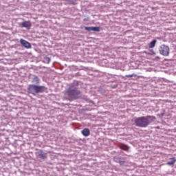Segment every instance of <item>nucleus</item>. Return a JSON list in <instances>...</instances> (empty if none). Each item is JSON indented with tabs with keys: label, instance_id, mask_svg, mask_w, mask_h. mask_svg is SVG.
Returning a JSON list of instances; mask_svg holds the SVG:
<instances>
[{
	"label": "nucleus",
	"instance_id": "1",
	"mask_svg": "<svg viewBox=\"0 0 176 176\" xmlns=\"http://www.w3.org/2000/svg\"><path fill=\"white\" fill-rule=\"evenodd\" d=\"M156 120V117L154 116H146L135 118L134 120V122L136 127H142L146 128L151 124V123H153Z\"/></svg>",
	"mask_w": 176,
	"mask_h": 176
},
{
	"label": "nucleus",
	"instance_id": "2",
	"mask_svg": "<svg viewBox=\"0 0 176 176\" xmlns=\"http://www.w3.org/2000/svg\"><path fill=\"white\" fill-rule=\"evenodd\" d=\"M28 94H32V96H37V94H43L45 93L47 88L44 85H28Z\"/></svg>",
	"mask_w": 176,
	"mask_h": 176
},
{
	"label": "nucleus",
	"instance_id": "3",
	"mask_svg": "<svg viewBox=\"0 0 176 176\" xmlns=\"http://www.w3.org/2000/svg\"><path fill=\"white\" fill-rule=\"evenodd\" d=\"M65 94L69 97V101H74V100H78L80 97L81 92L78 89V87L70 85L65 91Z\"/></svg>",
	"mask_w": 176,
	"mask_h": 176
},
{
	"label": "nucleus",
	"instance_id": "4",
	"mask_svg": "<svg viewBox=\"0 0 176 176\" xmlns=\"http://www.w3.org/2000/svg\"><path fill=\"white\" fill-rule=\"evenodd\" d=\"M158 52L162 56H164V57H168V56H170V47L162 44L158 48Z\"/></svg>",
	"mask_w": 176,
	"mask_h": 176
},
{
	"label": "nucleus",
	"instance_id": "5",
	"mask_svg": "<svg viewBox=\"0 0 176 176\" xmlns=\"http://www.w3.org/2000/svg\"><path fill=\"white\" fill-rule=\"evenodd\" d=\"M36 157L40 160H46L47 159V153L43 150H38L35 153Z\"/></svg>",
	"mask_w": 176,
	"mask_h": 176
},
{
	"label": "nucleus",
	"instance_id": "6",
	"mask_svg": "<svg viewBox=\"0 0 176 176\" xmlns=\"http://www.w3.org/2000/svg\"><path fill=\"white\" fill-rule=\"evenodd\" d=\"M29 81L32 83L30 85H41V82H42L41 80V78L35 74L30 75L29 78Z\"/></svg>",
	"mask_w": 176,
	"mask_h": 176
},
{
	"label": "nucleus",
	"instance_id": "7",
	"mask_svg": "<svg viewBox=\"0 0 176 176\" xmlns=\"http://www.w3.org/2000/svg\"><path fill=\"white\" fill-rule=\"evenodd\" d=\"M114 162H116V163H119L120 166H123V164L126 163V158L122 156H116L114 157Z\"/></svg>",
	"mask_w": 176,
	"mask_h": 176
},
{
	"label": "nucleus",
	"instance_id": "8",
	"mask_svg": "<svg viewBox=\"0 0 176 176\" xmlns=\"http://www.w3.org/2000/svg\"><path fill=\"white\" fill-rule=\"evenodd\" d=\"M23 28H26V30H31V27H32V23L31 21H23L19 23Z\"/></svg>",
	"mask_w": 176,
	"mask_h": 176
},
{
	"label": "nucleus",
	"instance_id": "9",
	"mask_svg": "<svg viewBox=\"0 0 176 176\" xmlns=\"http://www.w3.org/2000/svg\"><path fill=\"white\" fill-rule=\"evenodd\" d=\"M84 28H85V31H88V32H90L91 31H95V32H100V27H97V26H90V27L84 26Z\"/></svg>",
	"mask_w": 176,
	"mask_h": 176
},
{
	"label": "nucleus",
	"instance_id": "10",
	"mask_svg": "<svg viewBox=\"0 0 176 176\" xmlns=\"http://www.w3.org/2000/svg\"><path fill=\"white\" fill-rule=\"evenodd\" d=\"M20 43L23 47H25V49H31L32 47L31 43L23 38L20 40Z\"/></svg>",
	"mask_w": 176,
	"mask_h": 176
},
{
	"label": "nucleus",
	"instance_id": "11",
	"mask_svg": "<svg viewBox=\"0 0 176 176\" xmlns=\"http://www.w3.org/2000/svg\"><path fill=\"white\" fill-rule=\"evenodd\" d=\"M81 133L84 137H89L90 135V129L85 128L81 131Z\"/></svg>",
	"mask_w": 176,
	"mask_h": 176
},
{
	"label": "nucleus",
	"instance_id": "12",
	"mask_svg": "<svg viewBox=\"0 0 176 176\" xmlns=\"http://www.w3.org/2000/svg\"><path fill=\"white\" fill-rule=\"evenodd\" d=\"M175 162H176V158H175V157H173L170 158V160L166 162V164H167V166H174V164H175Z\"/></svg>",
	"mask_w": 176,
	"mask_h": 176
},
{
	"label": "nucleus",
	"instance_id": "13",
	"mask_svg": "<svg viewBox=\"0 0 176 176\" xmlns=\"http://www.w3.org/2000/svg\"><path fill=\"white\" fill-rule=\"evenodd\" d=\"M157 42V40L156 39H153L152 41L150 42V43L148 44V47L150 49H153V47H155V46H156V43Z\"/></svg>",
	"mask_w": 176,
	"mask_h": 176
},
{
	"label": "nucleus",
	"instance_id": "14",
	"mask_svg": "<svg viewBox=\"0 0 176 176\" xmlns=\"http://www.w3.org/2000/svg\"><path fill=\"white\" fill-rule=\"evenodd\" d=\"M120 149H122V151H127L128 149H129V146L124 144H120Z\"/></svg>",
	"mask_w": 176,
	"mask_h": 176
},
{
	"label": "nucleus",
	"instance_id": "15",
	"mask_svg": "<svg viewBox=\"0 0 176 176\" xmlns=\"http://www.w3.org/2000/svg\"><path fill=\"white\" fill-rule=\"evenodd\" d=\"M51 59L50 58H49L48 56H45L43 58V63H45V64H49V63H50Z\"/></svg>",
	"mask_w": 176,
	"mask_h": 176
},
{
	"label": "nucleus",
	"instance_id": "16",
	"mask_svg": "<svg viewBox=\"0 0 176 176\" xmlns=\"http://www.w3.org/2000/svg\"><path fill=\"white\" fill-rule=\"evenodd\" d=\"M84 100H85V101H87V102H90L91 104H92L94 105V101L90 100V98H87V97H85L84 98Z\"/></svg>",
	"mask_w": 176,
	"mask_h": 176
},
{
	"label": "nucleus",
	"instance_id": "17",
	"mask_svg": "<svg viewBox=\"0 0 176 176\" xmlns=\"http://www.w3.org/2000/svg\"><path fill=\"white\" fill-rule=\"evenodd\" d=\"M102 65L103 66V67H104L105 65H107V64H108V60H107V59H103V60H102Z\"/></svg>",
	"mask_w": 176,
	"mask_h": 176
},
{
	"label": "nucleus",
	"instance_id": "18",
	"mask_svg": "<svg viewBox=\"0 0 176 176\" xmlns=\"http://www.w3.org/2000/svg\"><path fill=\"white\" fill-rule=\"evenodd\" d=\"M126 78H133V76H135V74H128L125 76Z\"/></svg>",
	"mask_w": 176,
	"mask_h": 176
},
{
	"label": "nucleus",
	"instance_id": "19",
	"mask_svg": "<svg viewBox=\"0 0 176 176\" xmlns=\"http://www.w3.org/2000/svg\"><path fill=\"white\" fill-rule=\"evenodd\" d=\"M157 116L162 119L163 116H164V113H161L160 114H158Z\"/></svg>",
	"mask_w": 176,
	"mask_h": 176
},
{
	"label": "nucleus",
	"instance_id": "20",
	"mask_svg": "<svg viewBox=\"0 0 176 176\" xmlns=\"http://www.w3.org/2000/svg\"><path fill=\"white\" fill-rule=\"evenodd\" d=\"M144 53H146V54H151L148 53L146 51H144Z\"/></svg>",
	"mask_w": 176,
	"mask_h": 176
},
{
	"label": "nucleus",
	"instance_id": "21",
	"mask_svg": "<svg viewBox=\"0 0 176 176\" xmlns=\"http://www.w3.org/2000/svg\"><path fill=\"white\" fill-rule=\"evenodd\" d=\"M155 58H158L159 60H160V57L159 56H156Z\"/></svg>",
	"mask_w": 176,
	"mask_h": 176
},
{
	"label": "nucleus",
	"instance_id": "22",
	"mask_svg": "<svg viewBox=\"0 0 176 176\" xmlns=\"http://www.w3.org/2000/svg\"><path fill=\"white\" fill-rule=\"evenodd\" d=\"M151 52L153 53V54H156V53H155V52L151 51Z\"/></svg>",
	"mask_w": 176,
	"mask_h": 176
},
{
	"label": "nucleus",
	"instance_id": "23",
	"mask_svg": "<svg viewBox=\"0 0 176 176\" xmlns=\"http://www.w3.org/2000/svg\"><path fill=\"white\" fill-rule=\"evenodd\" d=\"M84 21H87V19H84Z\"/></svg>",
	"mask_w": 176,
	"mask_h": 176
}]
</instances>
